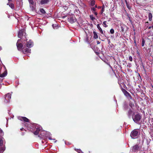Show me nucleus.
Here are the masks:
<instances>
[{
	"mask_svg": "<svg viewBox=\"0 0 153 153\" xmlns=\"http://www.w3.org/2000/svg\"><path fill=\"white\" fill-rule=\"evenodd\" d=\"M152 27L150 26L148 27V28L150 29Z\"/></svg>",
	"mask_w": 153,
	"mask_h": 153,
	"instance_id": "nucleus-48",
	"label": "nucleus"
},
{
	"mask_svg": "<svg viewBox=\"0 0 153 153\" xmlns=\"http://www.w3.org/2000/svg\"><path fill=\"white\" fill-rule=\"evenodd\" d=\"M129 59L130 61H131V62L132 61V56H129Z\"/></svg>",
	"mask_w": 153,
	"mask_h": 153,
	"instance_id": "nucleus-35",
	"label": "nucleus"
},
{
	"mask_svg": "<svg viewBox=\"0 0 153 153\" xmlns=\"http://www.w3.org/2000/svg\"><path fill=\"white\" fill-rule=\"evenodd\" d=\"M7 74V70L5 71L2 74H0V77H3L6 76Z\"/></svg>",
	"mask_w": 153,
	"mask_h": 153,
	"instance_id": "nucleus-15",
	"label": "nucleus"
},
{
	"mask_svg": "<svg viewBox=\"0 0 153 153\" xmlns=\"http://www.w3.org/2000/svg\"><path fill=\"white\" fill-rule=\"evenodd\" d=\"M25 32V30L22 29L19 30L18 33V36L19 38H21Z\"/></svg>",
	"mask_w": 153,
	"mask_h": 153,
	"instance_id": "nucleus-8",
	"label": "nucleus"
},
{
	"mask_svg": "<svg viewBox=\"0 0 153 153\" xmlns=\"http://www.w3.org/2000/svg\"><path fill=\"white\" fill-rule=\"evenodd\" d=\"M152 27L153 28V25L152 26Z\"/></svg>",
	"mask_w": 153,
	"mask_h": 153,
	"instance_id": "nucleus-55",
	"label": "nucleus"
},
{
	"mask_svg": "<svg viewBox=\"0 0 153 153\" xmlns=\"http://www.w3.org/2000/svg\"><path fill=\"white\" fill-rule=\"evenodd\" d=\"M20 39H18L16 43V46L18 49L19 50H21L22 49V52L24 54H27L28 53H31V50L29 49L26 48V46H24L23 47L22 44L21 43H19V41Z\"/></svg>",
	"mask_w": 153,
	"mask_h": 153,
	"instance_id": "nucleus-1",
	"label": "nucleus"
},
{
	"mask_svg": "<svg viewBox=\"0 0 153 153\" xmlns=\"http://www.w3.org/2000/svg\"><path fill=\"white\" fill-rule=\"evenodd\" d=\"M126 6L128 9L130 10L131 9V7L130 6H129L128 4H127Z\"/></svg>",
	"mask_w": 153,
	"mask_h": 153,
	"instance_id": "nucleus-34",
	"label": "nucleus"
},
{
	"mask_svg": "<svg viewBox=\"0 0 153 153\" xmlns=\"http://www.w3.org/2000/svg\"><path fill=\"white\" fill-rule=\"evenodd\" d=\"M134 42H135V43H136V42H135V41Z\"/></svg>",
	"mask_w": 153,
	"mask_h": 153,
	"instance_id": "nucleus-59",
	"label": "nucleus"
},
{
	"mask_svg": "<svg viewBox=\"0 0 153 153\" xmlns=\"http://www.w3.org/2000/svg\"><path fill=\"white\" fill-rule=\"evenodd\" d=\"M146 23H147V24H148L149 22H146Z\"/></svg>",
	"mask_w": 153,
	"mask_h": 153,
	"instance_id": "nucleus-51",
	"label": "nucleus"
},
{
	"mask_svg": "<svg viewBox=\"0 0 153 153\" xmlns=\"http://www.w3.org/2000/svg\"><path fill=\"white\" fill-rule=\"evenodd\" d=\"M117 0V1L118 0Z\"/></svg>",
	"mask_w": 153,
	"mask_h": 153,
	"instance_id": "nucleus-61",
	"label": "nucleus"
},
{
	"mask_svg": "<svg viewBox=\"0 0 153 153\" xmlns=\"http://www.w3.org/2000/svg\"><path fill=\"white\" fill-rule=\"evenodd\" d=\"M124 109L125 110H127L128 109V105L126 104H125L124 106Z\"/></svg>",
	"mask_w": 153,
	"mask_h": 153,
	"instance_id": "nucleus-26",
	"label": "nucleus"
},
{
	"mask_svg": "<svg viewBox=\"0 0 153 153\" xmlns=\"http://www.w3.org/2000/svg\"><path fill=\"white\" fill-rule=\"evenodd\" d=\"M50 1V0H41L40 1V4L41 5L47 4Z\"/></svg>",
	"mask_w": 153,
	"mask_h": 153,
	"instance_id": "nucleus-13",
	"label": "nucleus"
},
{
	"mask_svg": "<svg viewBox=\"0 0 153 153\" xmlns=\"http://www.w3.org/2000/svg\"><path fill=\"white\" fill-rule=\"evenodd\" d=\"M93 35H94V38L95 39H97L98 38V36L97 34V33L95 32L94 31L93 32Z\"/></svg>",
	"mask_w": 153,
	"mask_h": 153,
	"instance_id": "nucleus-20",
	"label": "nucleus"
},
{
	"mask_svg": "<svg viewBox=\"0 0 153 153\" xmlns=\"http://www.w3.org/2000/svg\"><path fill=\"white\" fill-rule=\"evenodd\" d=\"M40 11L43 14H45L46 13L45 10L43 8L40 9Z\"/></svg>",
	"mask_w": 153,
	"mask_h": 153,
	"instance_id": "nucleus-24",
	"label": "nucleus"
},
{
	"mask_svg": "<svg viewBox=\"0 0 153 153\" xmlns=\"http://www.w3.org/2000/svg\"><path fill=\"white\" fill-rule=\"evenodd\" d=\"M7 5H9V6L13 9H14L15 6L14 5L13 3H9L7 4Z\"/></svg>",
	"mask_w": 153,
	"mask_h": 153,
	"instance_id": "nucleus-17",
	"label": "nucleus"
},
{
	"mask_svg": "<svg viewBox=\"0 0 153 153\" xmlns=\"http://www.w3.org/2000/svg\"><path fill=\"white\" fill-rule=\"evenodd\" d=\"M97 44H99L100 43L99 41H97Z\"/></svg>",
	"mask_w": 153,
	"mask_h": 153,
	"instance_id": "nucleus-44",
	"label": "nucleus"
},
{
	"mask_svg": "<svg viewBox=\"0 0 153 153\" xmlns=\"http://www.w3.org/2000/svg\"><path fill=\"white\" fill-rule=\"evenodd\" d=\"M70 9V8H69V7H68V10H69Z\"/></svg>",
	"mask_w": 153,
	"mask_h": 153,
	"instance_id": "nucleus-50",
	"label": "nucleus"
},
{
	"mask_svg": "<svg viewBox=\"0 0 153 153\" xmlns=\"http://www.w3.org/2000/svg\"><path fill=\"white\" fill-rule=\"evenodd\" d=\"M110 18H109V19L108 20V21H109L110 20Z\"/></svg>",
	"mask_w": 153,
	"mask_h": 153,
	"instance_id": "nucleus-53",
	"label": "nucleus"
},
{
	"mask_svg": "<svg viewBox=\"0 0 153 153\" xmlns=\"http://www.w3.org/2000/svg\"><path fill=\"white\" fill-rule=\"evenodd\" d=\"M121 90L123 94L126 91L125 89L123 88H122Z\"/></svg>",
	"mask_w": 153,
	"mask_h": 153,
	"instance_id": "nucleus-36",
	"label": "nucleus"
},
{
	"mask_svg": "<svg viewBox=\"0 0 153 153\" xmlns=\"http://www.w3.org/2000/svg\"><path fill=\"white\" fill-rule=\"evenodd\" d=\"M140 149L139 145L136 144L133 146L132 147V150L133 152H136L138 151Z\"/></svg>",
	"mask_w": 153,
	"mask_h": 153,
	"instance_id": "nucleus-6",
	"label": "nucleus"
},
{
	"mask_svg": "<svg viewBox=\"0 0 153 153\" xmlns=\"http://www.w3.org/2000/svg\"><path fill=\"white\" fill-rule=\"evenodd\" d=\"M22 135H24V134L22 133Z\"/></svg>",
	"mask_w": 153,
	"mask_h": 153,
	"instance_id": "nucleus-56",
	"label": "nucleus"
},
{
	"mask_svg": "<svg viewBox=\"0 0 153 153\" xmlns=\"http://www.w3.org/2000/svg\"><path fill=\"white\" fill-rule=\"evenodd\" d=\"M4 139L3 137H2L0 139V146H2L3 145V143L4 142Z\"/></svg>",
	"mask_w": 153,
	"mask_h": 153,
	"instance_id": "nucleus-16",
	"label": "nucleus"
},
{
	"mask_svg": "<svg viewBox=\"0 0 153 153\" xmlns=\"http://www.w3.org/2000/svg\"><path fill=\"white\" fill-rule=\"evenodd\" d=\"M132 118L134 121L137 123L140 120L141 118V116L138 113L132 115Z\"/></svg>",
	"mask_w": 153,
	"mask_h": 153,
	"instance_id": "nucleus-3",
	"label": "nucleus"
},
{
	"mask_svg": "<svg viewBox=\"0 0 153 153\" xmlns=\"http://www.w3.org/2000/svg\"><path fill=\"white\" fill-rule=\"evenodd\" d=\"M94 7H95V8H97V5H96Z\"/></svg>",
	"mask_w": 153,
	"mask_h": 153,
	"instance_id": "nucleus-46",
	"label": "nucleus"
},
{
	"mask_svg": "<svg viewBox=\"0 0 153 153\" xmlns=\"http://www.w3.org/2000/svg\"><path fill=\"white\" fill-rule=\"evenodd\" d=\"M94 14L95 15V16H97V14H98V13L97 12H95V11H94V12H93Z\"/></svg>",
	"mask_w": 153,
	"mask_h": 153,
	"instance_id": "nucleus-38",
	"label": "nucleus"
},
{
	"mask_svg": "<svg viewBox=\"0 0 153 153\" xmlns=\"http://www.w3.org/2000/svg\"><path fill=\"white\" fill-rule=\"evenodd\" d=\"M4 135V133L2 130L0 129V136L2 137Z\"/></svg>",
	"mask_w": 153,
	"mask_h": 153,
	"instance_id": "nucleus-25",
	"label": "nucleus"
},
{
	"mask_svg": "<svg viewBox=\"0 0 153 153\" xmlns=\"http://www.w3.org/2000/svg\"><path fill=\"white\" fill-rule=\"evenodd\" d=\"M110 32L111 34H113L114 33V30L113 29H111L110 30Z\"/></svg>",
	"mask_w": 153,
	"mask_h": 153,
	"instance_id": "nucleus-33",
	"label": "nucleus"
},
{
	"mask_svg": "<svg viewBox=\"0 0 153 153\" xmlns=\"http://www.w3.org/2000/svg\"><path fill=\"white\" fill-rule=\"evenodd\" d=\"M65 22V23H66V22Z\"/></svg>",
	"mask_w": 153,
	"mask_h": 153,
	"instance_id": "nucleus-58",
	"label": "nucleus"
},
{
	"mask_svg": "<svg viewBox=\"0 0 153 153\" xmlns=\"http://www.w3.org/2000/svg\"><path fill=\"white\" fill-rule=\"evenodd\" d=\"M20 130L21 131H23V130H24L26 131L25 130V129H24L23 128H20Z\"/></svg>",
	"mask_w": 153,
	"mask_h": 153,
	"instance_id": "nucleus-40",
	"label": "nucleus"
},
{
	"mask_svg": "<svg viewBox=\"0 0 153 153\" xmlns=\"http://www.w3.org/2000/svg\"><path fill=\"white\" fill-rule=\"evenodd\" d=\"M76 150L79 153H83L82 150L80 149H77Z\"/></svg>",
	"mask_w": 153,
	"mask_h": 153,
	"instance_id": "nucleus-29",
	"label": "nucleus"
},
{
	"mask_svg": "<svg viewBox=\"0 0 153 153\" xmlns=\"http://www.w3.org/2000/svg\"><path fill=\"white\" fill-rule=\"evenodd\" d=\"M105 6L104 5H103L102 7V9H105Z\"/></svg>",
	"mask_w": 153,
	"mask_h": 153,
	"instance_id": "nucleus-39",
	"label": "nucleus"
},
{
	"mask_svg": "<svg viewBox=\"0 0 153 153\" xmlns=\"http://www.w3.org/2000/svg\"><path fill=\"white\" fill-rule=\"evenodd\" d=\"M125 0V1L126 2V5L127 4H128V3L127 2V0Z\"/></svg>",
	"mask_w": 153,
	"mask_h": 153,
	"instance_id": "nucleus-43",
	"label": "nucleus"
},
{
	"mask_svg": "<svg viewBox=\"0 0 153 153\" xmlns=\"http://www.w3.org/2000/svg\"><path fill=\"white\" fill-rule=\"evenodd\" d=\"M2 49V48L0 46V50Z\"/></svg>",
	"mask_w": 153,
	"mask_h": 153,
	"instance_id": "nucleus-49",
	"label": "nucleus"
},
{
	"mask_svg": "<svg viewBox=\"0 0 153 153\" xmlns=\"http://www.w3.org/2000/svg\"><path fill=\"white\" fill-rule=\"evenodd\" d=\"M120 28H121V31L123 33L124 31V27H123V26H121V27H120Z\"/></svg>",
	"mask_w": 153,
	"mask_h": 153,
	"instance_id": "nucleus-32",
	"label": "nucleus"
},
{
	"mask_svg": "<svg viewBox=\"0 0 153 153\" xmlns=\"http://www.w3.org/2000/svg\"><path fill=\"white\" fill-rule=\"evenodd\" d=\"M124 94L128 98L131 100L132 99V97L131 96L127 91H126Z\"/></svg>",
	"mask_w": 153,
	"mask_h": 153,
	"instance_id": "nucleus-11",
	"label": "nucleus"
},
{
	"mask_svg": "<svg viewBox=\"0 0 153 153\" xmlns=\"http://www.w3.org/2000/svg\"><path fill=\"white\" fill-rule=\"evenodd\" d=\"M97 27L100 31L101 34H103V32L101 27H100L99 24H98L97 25Z\"/></svg>",
	"mask_w": 153,
	"mask_h": 153,
	"instance_id": "nucleus-14",
	"label": "nucleus"
},
{
	"mask_svg": "<svg viewBox=\"0 0 153 153\" xmlns=\"http://www.w3.org/2000/svg\"><path fill=\"white\" fill-rule=\"evenodd\" d=\"M152 87L153 88V86L152 85Z\"/></svg>",
	"mask_w": 153,
	"mask_h": 153,
	"instance_id": "nucleus-57",
	"label": "nucleus"
},
{
	"mask_svg": "<svg viewBox=\"0 0 153 153\" xmlns=\"http://www.w3.org/2000/svg\"><path fill=\"white\" fill-rule=\"evenodd\" d=\"M90 17L92 20H94L95 19V18L93 16V15H90Z\"/></svg>",
	"mask_w": 153,
	"mask_h": 153,
	"instance_id": "nucleus-31",
	"label": "nucleus"
},
{
	"mask_svg": "<svg viewBox=\"0 0 153 153\" xmlns=\"http://www.w3.org/2000/svg\"><path fill=\"white\" fill-rule=\"evenodd\" d=\"M145 43V40L143 39H142V46H144Z\"/></svg>",
	"mask_w": 153,
	"mask_h": 153,
	"instance_id": "nucleus-28",
	"label": "nucleus"
},
{
	"mask_svg": "<svg viewBox=\"0 0 153 153\" xmlns=\"http://www.w3.org/2000/svg\"><path fill=\"white\" fill-rule=\"evenodd\" d=\"M11 98V94L9 93H7L5 96L4 102H9Z\"/></svg>",
	"mask_w": 153,
	"mask_h": 153,
	"instance_id": "nucleus-7",
	"label": "nucleus"
},
{
	"mask_svg": "<svg viewBox=\"0 0 153 153\" xmlns=\"http://www.w3.org/2000/svg\"><path fill=\"white\" fill-rule=\"evenodd\" d=\"M9 1H11L12 0H8Z\"/></svg>",
	"mask_w": 153,
	"mask_h": 153,
	"instance_id": "nucleus-54",
	"label": "nucleus"
},
{
	"mask_svg": "<svg viewBox=\"0 0 153 153\" xmlns=\"http://www.w3.org/2000/svg\"><path fill=\"white\" fill-rule=\"evenodd\" d=\"M101 8V6H99L98 7V8Z\"/></svg>",
	"mask_w": 153,
	"mask_h": 153,
	"instance_id": "nucleus-47",
	"label": "nucleus"
},
{
	"mask_svg": "<svg viewBox=\"0 0 153 153\" xmlns=\"http://www.w3.org/2000/svg\"><path fill=\"white\" fill-rule=\"evenodd\" d=\"M66 16H62V18L64 19V18H65L66 17Z\"/></svg>",
	"mask_w": 153,
	"mask_h": 153,
	"instance_id": "nucleus-41",
	"label": "nucleus"
},
{
	"mask_svg": "<svg viewBox=\"0 0 153 153\" xmlns=\"http://www.w3.org/2000/svg\"><path fill=\"white\" fill-rule=\"evenodd\" d=\"M152 36H153V34H152Z\"/></svg>",
	"mask_w": 153,
	"mask_h": 153,
	"instance_id": "nucleus-60",
	"label": "nucleus"
},
{
	"mask_svg": "<svg viewBox=\"0 0 153 153\" xmlns=\"http://www.w3.org/2000/svg\"><path fill=\"white\" fill-rule=\"evenodd\" d=\"M129 105L131 108L133 109V107L134 106V103L130 101L129 102Z\"/></svg>",
	"mask_w": 153,
	"mask_h": 153,
	"instance_id": "nucleus-21",
	"label": "nucleus"
},
{
	"mask_svg": "<svg viewBox=\"0 0 153 153\" xmlns=\"http://www.w3.org/2000/svg\"><path fill=\"white\" fill-rule=\"evenodd\" d=\"M41 130V128L40 127L36 128V129L35 131L33 132V133L35 135H38L39 132V131Z\"/></svg>",
	"mask_w": 153,
	"mask_h": 153,
	"instance_id": "nucleus-12",
	"label": "nucleus"
},
{
	"mask_svg": "<svg viewBox=\"0 0 153 153\" xmlns=\"http://www.w3.org/2000/svg\"><path fill=\"white\" fill-rule=\"evenodd\" d=\"M138 130L134 129L131 132L130 136L133 139H136L138 138Z\"/></svg>",
	"mask_w": 153,
	"mask_h": 153,
	"instance_id": "nucleus-2",
	"label": "nucleus"
},
{
	"mask_svg": "<svg viewBox=\"0 0 153 153\" xmlns=\"http://www.w3.org/2000/svg\"><path fill=\"white\" fill-rule=\"evenodd\" d=\"M91 10L93 12H94L96 10V9L95 8V7H92L91 8Z\"/></svg>",
	"mask_w": 153,
	"mask_h": 153,
	"instance_id": "nucleus-30",
	"label": "nucleus"
},
{
	"mask_svg": "<svg viewBox=\"0 0 153 153\" xmlns=\"http://www.w3.org/2000/svg\"><path fill=\"white\" fill-rule=\"evenodd\" d=\"M68 21L71 23H73L76 21L75 16L73 14H72L71 15L70 14H68Z\"/></svg>",
	"mask_w": 153,
	"mask_h": 153,
	"instance_id": "nucleus-4",
	"label": "nucleus"
},
{
	"mask_svg": "<svg viewBox=\"0 0 153 153\" xmlns=\"http://www.w3.org/2000/svg\"><path fill=\"white\" fill-rule=\"evenodd\" d=\"M70 144V143H68V145H69Z\"/></svg>",
	"mask_w": 153,
	"mask_h": 153,
	"instance_id": "nucleus-52",
	"label": "nucleus"
},
{
	"mask_svg": "<svg viewBox=\"0 0 153 153\" xmlns=\"http://www.w3.org/2000/svg\"><path fill=\"white\" fill-rule=\"evenodd\" d=\"M48 139H49V140H52L51 138V137H49Z\"/></svg>",
	"mask_w": 153,
	"mask_h": 153,
	"instance_id": "nucleus-45",
	"label": "nucleus"
},
{
	"mask_svg": "<svg viewBox=\"0 0 153 153\" xmlns=\"http://www.w3.org/2000/svg\"><path fill=\"white\" fill-rule=\"evenodd\" d=\"M95 4V1L94 0H91L90 2V5L91 6H93Z\"/></svg>",
	"mask_w": 153,
	"mask_h": 153,
	"instance_id": "nucleus-23",
	"label": "nucleus"
},
{
	"mask_svg": "<svg viewBox=\"0 0 153 153\" xmlns=\"http://www.w3.org/2000/svg\"><path fill=\"white\" fill-rule=\"evenodd\" d=\"M104 10H105V9H102V10H101V14H102V13L104 12Z\"/></svg>",
	"mask_w": 153,
	"mask_h": 153,
	"instance_id": "nucleus-37",
	"label": "nucleus"
},
{
	"mask_svg": "<svg viewBox=\"0 0 153 153\" xmlns=\"http://www.w3.org/2000/svg\"><path fill=\"white\" fill-rule=\"evenodd\" d=\"M19 120H21L24 121L25 122H29V119L25 117L19 116L18 117Z\"/></svg>",
	"mask_w": 153,
	"mask_h": 153,
	"instance_id": "nucleus-10",
	"label": "nucleus"
},
{
	"mask_svg": "<svg viewBox=\"0 0 153 153\" xmlns=\"http://www.w3.org/2000/svg\"><path fill=\"white\" fill-rule=\"evenodd\" d=\"M148 18L149 21H151L152 20V13H149Z\"/></svg>",
	"mask_w": 153,
	"mask_h": 153,
	"instance_id": "nucleus-19",
	"label": "nucleus"
},
{
	"mask_svg": "<svg viewBox=\"0 0 153 153\" xmlns=\"http://www.w3.org/2000/svg\"><path fill=\"white\" fill-rule=\"evenodd\" d=\"M28 1L30 4V7H33V6L34 5V2L33 1V0H28Z\"/></svg>",
	"mask_w": 153,
	"mask_h": 153,
	"instance_id": "nucleus-18",
	"label": "nucleus"
},
{
	"mask_svg": "<svg viewBox=\"0 0 153 153\" xmlns=\"http://www.w3.org/2000/svg\"><path fill=\"white\" fill-rule=\"evenodd\" d=\"M107 21H104L103 22V26L105 27H108V25H106Z\"/></svg>",
	"mask_w": 153,
	"mask_h": 153,
	"instance_id": "nucleus-27",
	"label": "nucleus"
},
{
	"mask_svg": "<svg viewBox=\"0 0 153 153\" xmlns=\"http://www.w3.org/2000/svg\"><path fill=\"white\" fill-rule=\"evenodd\" d=\"M24 124V125H25V126H27V127L28 126V125L27 123H25V124Z\"/></svg>",
	"mask_w": 153,
	"mask_h": 153,
	"instance_id": "nucleus-42",
	"label": "nucleus"
},
{
	"mask_svg": "<svg viewBox=\"0 0 153 153\" xmlns=\"http://www.w3.org/2000/svg\"><path fill=\"white\" fill-rule=\"evenodd\" d=\"M5 149V146L0 147V152H4Z\"/></svg>",
	"mask_w": 153,
	"mask_h": 153,
	"instance_id": "nucleus-22",
	"label": "nucleus"
},
{
	"mask_svg": "<svg viewBox=\"0 0 153 153\" xmlns=\"http://www.w3.org/2000/svg\"><path fill=\"white\" fill-rule=\"evenodd\" d=\"M26 45V47L28 48H30L33 46V42L31 40H29L27 42Z\"/></svg>",
	"mask_w": 153,
	"mask_h": 153,
	"instance_id": "nucleus-9",
	"label": "nucleus"
},
{
	"mask_svg": "<svg viewBox=\"0 0 153 153\" xmlns=\"http://www.w3.org/2000/svg\"><path fill=\"white\" fill-rule=\"evenodd\" d=\"M126 114L129 118H131L132 117V115L135 114L134 112L133 111L131 108H129L126 112Z\"/></svg>",
	"mask_w": 153,
	"mask_h": 153,
	"instance_id": "nucleus-5",
	"label": "nucleus"
}]
</instances>
